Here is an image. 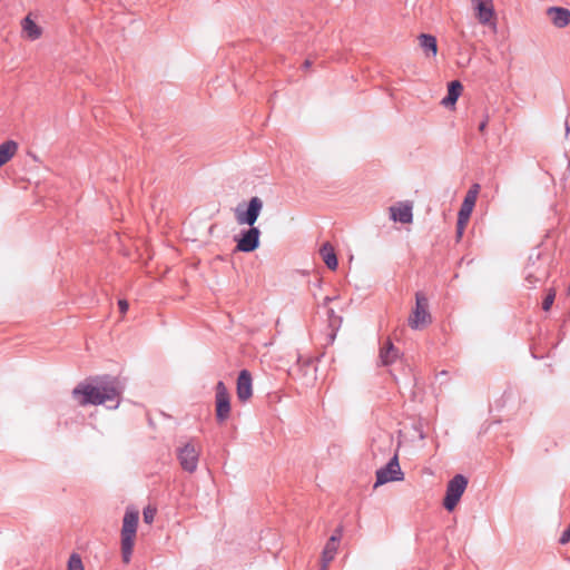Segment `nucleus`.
I'll list each match as a JSON object with an SVG mask.
<instances>
[{"label": "nucleus", "mask_w": 570, "mask_h": 570, "mask_svg": "<svg viewBox=\"0 0 570 570\" xmlns=\"http://www.w3.org/2000/svg\"><path fill=\"white\" fill-rule=\"evenodd\" d=\"M263 200L254 196L249 199L246 209H243L240 206L235 209V218L238 225L249 226V228L243 232L236 239V249L238 252L250 253L258 248L261 230L255 226V223L263 210Z\"/></svg>", "instance_id": "obj_1"}, {"label": "nucleus", "mask_w": 570, "mask_h": 570, "mask_svg": "<svg viewBox=\"0 0 570 570\" xmlns=\"http://www.w3.org/2000/svg\"><path fill=\"white\" fill-rule=\"evenodd\" d=\"M122 387L118 382H109L101 385H92L89 383H81L72 391V396L78 405H100L107 402H114L110 407H118L120 403Z\"/></svg>", "instance_id": "obj_2"}, {"label": "nucleus", "mask_w": 570, "mask_h": 570, "mask_svg": "<svg viewBox=\"0 0 570 570\" xmlns=\"http://www.w3.org/2000/svg\"><path fill=\"white\" fill-rule=\"evenodd\" d=\"M139 521V511L127 509L122 519L120 531L121 557L125 563H129L134 551L137 527Z\"/></svg>", "instance_id": "obj_3"}, {"label": "nucleus", "mask_w": 570, "mask_h": 570, "mask_svg": "<svg viewBox=\"0 0 570 570\" xmlns=\"http://www.w3.org/2000/svg\"><path fill=\"white\" fill-rule=\"evenodd\" d=\"M432 323V315L429 309V299L424 293L415 294V306L412 308L407 324L412 330H423Z\"/></svg>", "instance_id": "obj_4"}, {"label": "nucleus", "mask_w": 570, "mask_h": 570, "mask_svg": "<svg viewBox=\"0 0 570 570\" xmlns=\"http://www.w3.org/2000/svg\"><path fill=\"white\" fill-rule=\"evenodd\" d=\"M480 185L474 184L466 193L458 216V236L461 237L475 206Z\"/></svg>", "instance_id": "obj_5"}, {"label": "nucleus", "mask_w": 570, "mask_h": 570, "mask_svg": "<svg viewBox=\"0 0 570 570\" xmlns=\"http://www.w3.org/2000/svg\"><path fill=\"white\" fill-rule=\"evenodd\" d=\"M475 19L482 26L495 29L497 13L493 0H470Z\"/></svg>", "instance_id": "obj_6"}, {"label": "nucleus", "mask_w": 570, "mask_h": 570, "mask_svg": "<svg viewBox=\"0 0 570 570\" xmlns=\"http://www.w3.org/2000/svg\"><path fill=\"white\" fill-rule=\"evenodd\" d=\"M468 485V480L462 474L455 475L446 487V494L443 501V505L448 511H452L459 503L462 494L464 493Z\"/></svg>", "instance_id": "obj_7"}, {"label": "nucleus", "mask_w": 570, "mask_h": 570, "mask_svg": "<svg viewBox=\"0 0 570 570\" xmlns=\"http://www.w3.org/2000/svg\"><path fill=\"white\" fill-rule=\"evenodd\" d=\"M200 445L188 442L178 450V460L181 468L187 472H194L198 465Z\"/></svg>", "instance_id": "obj_8"}, {"label": "nucleus", "mask_w": 570, "mask_h": 570, "mask_svg": "<svg viewBox=\"0 0 570 570\" xmlns=\"http://www.w3.org/2000/svg\"><path fill=\"white\" fill-rule=\"evenodd\" d=\"M215 407L217 421L225 422L230 414V396L223 382L216 384Z\"/></svg>", "instance_id": "obj_9"}, {"label": "nucleus", "mask_w": 570, "mask_h": 570, "mask_svg": "<svg viewBox=\"0 0 570 570\" xmlns=\"http://www.w3.org/2000/svg\"><path fill=\"white\" fill-rule=\"evenodd\" d=\"M403 479L404 473L400 468L397 454H395L386 466L377 470L375 488L391 481H402Z\"/></svg>", "instance_id": "obj_10"}, {"label": "nucleus", "mask_w": 570, "mask_h": 570, "mask_svg": "<svg viewBox=\"0 0 570 570\" xmlns=\"http://www.w3.org/2000/svg\"><path fill=\"white\" fill-rule=\"evenodd\" d=\"M413 204L411 202H399L390 207V216L394 222L410 224L413 219Z\"/></svg>", "instance_id": "obj_11"}, {"label": "nucleus", "mask_w": 570, "mask_h": 570, "mask_svg": "<svg viewBox=\"0 0 570 570\" xmlns=\"http://www.w3.org/2000/svg\"><path fill=\"white\" fill-rule=\"evenodd\" d=\"M341 535V530H336L335 533L326 542L322 553L321 570H327L328 564L334 560L337 553Z\"/></svg>", "instance_id": "obj_12"}, {"label": "nucleus", "mask_w": 570, "mask_h": 570, "mask_svg": "<svg viewBox=\"0 0 570 570\" xmlns=\"http://www.w3.org/2000/svg\"><path fill=\"white\" fill-rule=\"evenodd\" d=\"M236 393L240 402L248 401L253 395L252 375L247 370L240 371L238 375Z\"/></svg>", "instance_id": "obj_13"}, {"label": "nucleus", "mask_w": 570, "mask_h": 570, "mask_svg": "<svg viewBox=\"0 0 570 570\" xmlns=\"http://www.w3.org/2000/svg\"><path fill=\"white\" fill-rule=\"evenodd\" d=\"M552 24L559 29L566 28L570 23V10L562 7H550L546 11Z\"/></svg>", "instance_id": "obj_14"}, {"label": "nucleus", "mask_w": 570, "mask_h": 570, "mask_svg": "<svg viewBox=\"0 0 570 570\" xmlns=\"http://www.w3.org/2000/svg\"><path fill=\"white\" fill-rule=\"evenodd\" d=\"M42 28L36 23V21L31 18V16H27L21 21V35L24 39L35 41L41 38Z\"/></svg>", "instance_id": "obj_15"}, {"label": "nucleus", "mask_w": 570, "mask_h": 570, "mask_svg": "<svg viewBox=\"0 0 570 570\" xmlns=\"http://www.w3.org/2000/svg\"><path fill=\"white\" fill-rule=\"evenodd\" d=\"M462 90L463 86L460 81H451L448 86V95L442 99L441 104L446 108L453 107L461 96Z\"/></svg>", "instance_id": "obj_16"}, {"label": "nucleus", "mask_w": 570, "mask_h": 570, "mask_svg": "<svg viewBox=\"0 0 570 570\" xmlns=\"http://www.w3.org/2000/svg\"><path fill=\"white\" fill-rule=\"evenodd\" d=\"M419 43L426 57H435L438 55V42L434 36L422 33L419 36Z\"/></svg>", "instance_id": "obj_17"}, {"label": "nucleus", "mask_w": 570, "mask_h": 570, "mask_svg": "<svg viewBox=\"0 0 570 570\" xmlns=\"http://www.w3.org/2000/svg\"><path fill=\"white\" fill-rule=\"evenodd\" d=\"M18 144L14 140H7L0 145V167L13 158L18 151Z\"/></svg>", "instance_id": "obj_18"}, {"label": "nucleus", "mask_w": 570, "mask_h": 570, "mask_svg": "<svg viewBox=\"0 0 570 570\" xmlns=\"http://www.w3.org/2000/svg\"><path fill=\"white\" fill-rule=\"evenodd\" d=\"M320 254L325 263V265L335 271L337 268L338 262L334 250V247L330 243H325L322 245L320 249Z\"/></svg>", "instance_id": "obj_19"}, {"label": "nucleus", "mask_w": 570, "mask_h": 570, "mask_svg": "<svg viewBox=\"0 0 570 570\" xmlns=\"http://www.w3.org/2000/svg\"><path fill=\"white\" fill-rule=\"evenodd\" d=\"M397 357V350L391 342H386L380 351V360L383 365H389Z\"/></svg>", "instance_id": "obj_20"}, {"label": "nucleus", "mask_w": 570, "mask_h": 570, "mask_svg": "<svg viewBox=\"0 0 570 570\" xmlns=\"http://www.w3.org/2000/svg\"><path fill=\"white\" fill-rule=\"evenodd\" d=\"M68 570H85L81 558L77 553H72L68 561Z\"/></svg>", "instance_id": "obj_21"}, {"label": "nucleus", "mask_w": 570, "mask_h": 570, "mask_svg": "<svg viewBox=\"0 0 570 570\" xmlns=\"http://www.w3.org/2000/svg\"><path fill=\"white\" fill-rule=\"evenodd\" d=\"M156 513H157L156 508L150 507V505L146 507V508L144 509V512H142L144 521H145L147 524L153 523V522H154V520H155Z\"/></svg>", "instance_id": "obj_22"}, {"label": "nucleus", "mask_w": 570, "mask_h": 570, "mask_svg": "<svg viewBox=\"0 0 570 570\" xmlns=\"http://www.w3.org/2000/svg\"><path fill=\"white\" fill-rule=\"evenodd\" d=\"M554 298H556V291L553 288L549 289L548 293H547V296L546 298L543 299V303H542V308L548 312L553 302H554Z\"/></svg>", "instance_id": "obj_23"}, {"label": "nucleus", "mask_w": 570, "mask_h": 570, "mask_svg": "<svg viewBox=\"0 0 570 570\" xmlns=\"http://www.w3.org/2000/svg\"><path fill=\"white\" fill-rule=\"evenodd\" d=\"M559 542L561 544H567L568 542H570V523L568 529L561 534Z\"/></svg>", "instance_id": "obj_24"}, {"label": "nucleus", "mask_w": 570, "mask_h": 570, "mask_svg": "<svg viewBox=\"0 0 570 570\" xmlns=\"http://www.w3.org/2000/svg\"><path fill=\"white\" fill-rule=\"evenodd\" d=\"M118 306H119V309H120L121 314H125L128 311L129 304H128L127 301L120 299L118 302Z\"/></svg>", "instance_id": "obj_25"}, {"label": "nucleus", "mask_w": 570, "mask_h": 570, "mask_svg": "<svg viewBox=\"0 0 570 570\" xmlns=\"http://www.w3.org/2000/svg\"><path fill=\"white\" fill-rule=\"evenodd\" d=\"M487 125H488V119L483 120L480 126H479V130L481 132H484L485 128H487Z\"/></svg>", "instance_id": "obj_26"}, {"label": "nucleus", "mask_w": 570, "mask_h": 570, "mask_svg": "<svg viewBox=\"0 0 570 570\" xmlns=\"http://www.w3.org/2000/svg\"><path fill=\"white\" fill-rule=\"evenodd\" d=\"M309 66H311V62H309L308 60H306V61L304 62V67H305V68H308Z\"/></svg>", "instance_id": "obj_27"}, {"label": "nucleus", "mask_w": 570, "mask_h": 570, "mask_svg": "<svg viewBox=\"0 0 570 570\" xmlns=\"http://www.w3.org/2000/svg\"><path fill=\"white\" fill-rule=\"evenodd\" d=\"M566 132L567 135L570 134V127L568 125L566 126Z\"/></svg>", "instance_id": "obj_28"}, {"label": "nucleus", "mask_w": 570, "mask_h": 570, "mask_svg": "<svg viewBox=\"0 0 570 570\" xmlns=\"http://www.w3.org/2000/svg\"><path fill=\"white\" fill-rule=\"evenodd\" d=\"M527 279H528L530 283H533V277H531V276H527Z\"/></svg>", "instance_id": "obj_29"}, {"label": "nucleus", "mask_w": 570, "mask_h": 570, "mask_svg": "<svg viewBox=\"0 0 570 570\" xmlns=\"http://www.w3.org/2000/svg\"><path fill=\"white\" fill-rule=\"evenodd\" d=\"M527 279H528L530 283H533V277H531V276H527Z\"/></svg>", "instance_id": "obj_30"}]
</instances>
